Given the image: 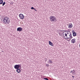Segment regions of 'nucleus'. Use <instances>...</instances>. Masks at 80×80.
Here are the masks:
<instances>
[{
	"instance_id": "5",
	"label": "nucleus",
	"mask_w": 80,
	"mask_h": 80,
	"mask_svg": "<svg viewBox=\"0 0 80 80\" xmlns=\"http://www.w3.org/2000/svg\"><path fill=\"white\" fill-rule=\"evenodd\" d=\"M23 28L21 27H19L17 28V31L18 32H21L22 31Z\"/></svg>"
},
{
	"instance_id": "1",
	"label": "nucleus",
	"mask_w": 80,
	"mask_h": 80,
	"mask_svg": "<svg viewBox=\"0 0 80 80\" xmlns=\"http://www.w3.org/2000/svg\"><path fill=\"white\" fill-rule=\"evenodd\" d=\"M3 22L5 24H9L10 23V20L7 19L6 18H4L3 20Z\"/></svg>"
},
{
	"instance_id": "2",
	"label": "nucleus",
	"mask_w": 80,
	"mask_h": 80,
	"mask_svg": "<svg viewBox=\"0 0 80 80\" xmlns=\"http://www.w3.org/2000/svg\"><path fill=\"white\" fill-rule=\"evenodd\" d=\"M50 20L51 22H54L56 21V17L54 16H51L50 17Z\"/></svg>"
},
{
	"instance_id": "9",
	"label": "nucleus",
	"mask_w": 80,
	"mask_h": 80,
	"mask_svg": "<svg viewBox=\"0 0 80 80\" xmlns=\"http://www.w3.org/2000/svg\"><path fill=\"white\" fill-rule=\"evenodd\" d=\"M76 42L75 41V39H73L71 40V42L72 43H75V42Z\"/></svg>"
},
{
	"instance_id": "27",
	"label": "nucleus",
	"mask_w": 80,
	"mask_h": 80,
	"mask_svg": "<svg viewBox=\"0 0 80 80\" xmlns=\"http://www.w3.org/2000/svg\"><path fill=\"white\" fill-rule=\"evenodd\" d=\"M72 77H73V78H74V76H72Z\"/></svg>"
},
{
	"instance_id": "6",
	"label": "nucleus",
	"mask_w": 80,
	"mask_h": 80,
	"mask_svg": "<svg viewBox=\"0 0 80 80\" xmlns=\"http://www.w3.org/2000/svg\"><path fill=\"white\" fill-rule=\"evenodd\" d=\"M69 37H68V38H66V39H68V38H73V37L72 36V33L70 32V33L69 34Z\"/></svg>"
},
{
	"instance_id": "29",
	"label": "nucleus",
	"mask_w": 80,
	"mask_h": 80,
	"mask_svg": "<svg viewBox=\"0 0 80 80\" xmlns=\"http://www.w3.org/2000/svg\"><path fill=\"white\" fill-rule=\"evenodd\" d=\"M71 39H72V38H70V39H69V40H71Z\"/></svg>"
},
{
	"instance_id": "28",
	"label": "nucleus",
	"mask_w": 80,
	"mask_h": 80,
	"mask_svg": "<svg viewBox=\"0 0 80 80\" xmlns=\"http://www.w3.org/2000/svg\"><path fill=\"white\" fill-rule=\"evenodd\" d=\"M68 41V42H69V41H70V40H67Z\"/></svg>"
},
{
	"instance_id": "16",
	"label": "nucleus",
	"mask_w": 80,
	"mask_h": 80,
	"mask_svg": "<svg viewBox=\"0 0 80 80\" xmlns=\"http://www.w3.org/2000/svg\"><path fill=\"white\" fill-rule=\"evenodd\" d=\"M67 33H67V35H68V36H69V35H70V31H68V32H67Z\"/></svg>"
},
{
	"instance_id": "20",
	"label": "nucleus",
	"mask_w": 80,
	"mask_h": 80,
	"mask_svg": "<svg viewBox=\"0 0 80 80\" xmlns=\"http://www.w3.org/2000/svg\"><path fill=\"white\" fill-rule=\"evenodd\" d=\"M43 79H44V80H49V79L47 78H44Z\"/></svg>"
},
{
	"instance_id": "26",
	"label": "nucleus",
	"mask_w": 80,
	"mask_h": 80,
	"mask_svg": "<svg viewBox=\"0 0 80 80\" xmlns=\"http://www.w3.org/2000/svg\"><path fill=\"white\" fill-rule=\"evenodd\" d=\"M63 37H65V35L64 34H63Z\"/></svg>"
},
{
	"instance_id": "23",
	"label": "nucleus",
	"mask_w": 80,
	"mask_h": 80,
	"mask_svg": "<svg viewBox=\"0 0 80 80\" xmlns=\"http://www.w3.org/2000/svg\"><path fill=\"white\" fill-rule=\"evenodd\" d=\"M4 18H7V19H8H8H9V18H8V17H5Z\"/></svg>"
},
{
	"instance_id": "8",
	"label": "nucleus",
	"mask_w": 80,
	"mask_h": 80,
	"mask_svg": "<svg viewBox=\"0 0 80 80\" xmlns=\"http://www.w3.org/2000/svg\"><path fill=\"white\" fill-rule=\"evenodd\" d=\"M70 73H72L73 75H75V70L74 69L72 71H71Z\"/></svg>"
},
{
	"instance_id": "13",
	"label": "nucleus",
	"mask_w": 80,
	"mask_h": 80,
	"mask_svg": "<svg viewBox=\"0 0 80 80\" xmlns=\"http://www.w3.org/2000/svg\"><path fill=\"white\" fill-rule=\"evenodd\" d=\"M72 35L73 37H75L77 36V33L75 32H74L72 33Z\"/></svg>"
},
{
	"instance_id": "17",
	"label": "nucleus",
	"mask_w": 80,
	"mask_h": 80,
	"mask_svg": "<svg viewBox=\"0 0 80 80\" xmlns=\"http://www.w3.org/2000/svg\"><path fill=\"white\" fill-rule=\"evenodd\" d=\"M67 33H68V32H66L65 33V36L67 37V38H68V37H67L68 35H67Z\"/></svg>"
},
{
	"instance_id": "11",
	"label": "nucleus",
	"mask_w": 80,
	"mask_h": 80,
	"mask_svg": "<svg viewBox=\"0 0 80 80\" xmlns=\"http://www.w3.org/2000/svg\"><path fill=\"white\" fill-rule=\"evenodd\" d=\"M16 72L18 73H20V72H21V70L19 68L16 69Z\"/></svg>"
},
{
	"instance_id": "14",
	"label": "nucleus",
	"mask_w": 80,
	"mask_h": 80,
	"mask_svg": "<svg viewBox=\"0 0 80 80\" xmlns=\"http://www.w3.org/2000/svg\"><path fill=\"white\" fill-rule=\"evenodd\" d=\"M3 2V0H0V5H2Z\"/></svg>"
},
{
	"instance_id": "10",
	"label": "nucleus",
	"mask_w": 80,
	"mask_h": 80,
	"mask_svg": "<svg viewBox=\"0 0 80 80\" xmlns=\"http://www.w3.org/2000/svg\"><path fill=\"white\" fill-rule=\"evenodd\" d=\"M48 63L49 64H51V63H53V61L52 60L49 59V61H48Z\"/></svg>"
},
{
	"instance_id": "24",
	"label": "nucleus",
	"mask_w": 80,
	"mask_h": 80,
	"mask_svg": "<svg viewBox=\"0 0 80 80\" xmlns=\"http://www.w3.org/2000/svg\"><path fill=\"white\" fill-rule=\"evenodd\" d=\"M74 32H75V30H73L72 31V33H74Z\"/></svg>"
},
{
	"instance_id": "15",
	"label": "nucleus",
	"mask_w": 80,
	"mask_h": 80,
	"mask_svg": "<svg viewBox=\"0 0 80 80\" xmlns=\"http://www.w3.org/2000/svg\"><path fill=\"white\" fill-rule=\"evenodd\" d=\"M61 32H62L63 33L62 34H63L64 33H65V32H68L67 31H65V30H61Z\"/></svg>"
},
{
	"instance_id": "25",
	"label": "nucleus",
	"mask_w": 80,
	"mask_h": 80,
	"mask_svg": "<svg viewBox=\"0 0 80 80\" xmlns=\"http://www.w3.org/2000/svg\"><path fill=\"white\" fill-rule=\"evenodd\" d=\"M34 10H35V11H37V10H36V9H35V8H34Z\"/></svg>"
},
{
	"instance_id": "3",
	"label": "nucleus",
	"mask_w": 80,
	"mask_h": 80,
	"mask_svg": "<svg viewBox=\"0 0 80 80\" xmlns=\"http://www.w3.org/2000/svg\"><path fill=\"white\" fill-rule=\"evenodd\" d=\"M20 67V68H21V65L20 64H18V65L17 64L15 65L14 66V68H15V69H17H17H18V68H19Z\"/></svg>"
},
{
	"instance_id": "21",
	"label": "nucleus",
	"mask_w": 80,
	"mask_h": 80,
	"mask_svg": "<svg viewBox=\"0 0 80 80\" xmlns=\"http://www.w3.org/2000/svg\"><path fill=\"white\" fill-rule=\"evenodd\" d=\"M46 67H49V65L48 64H46Z\"/></svg>"
},
{
	"instance_id": "4",
	"label": "nucleus",
	"mask_w": 80,
	"mask_h": 80,
	"mask_svg": "<svg viewBox=\"0 0 80 80\" xmlns=\"http://www.w3.org/2000/svg\"><path fill=\"white\" fill-rule=\"evenodd\" d=\"M19 17L20 19H23L24 18V15L22 14H19Z\"/></svg>"
},
{
	"instance_id": "18",
	"label": "nucleus",
	"mask_w": 80,
	"mask_h": 80,
	"mask_svg": "<svg viewBox=\"0 0 80 80\" xmlns=\"http://www.w3.org/2000/svg\"><path fill=\"white\" fill-rule=\"evenodd\" d=\"M5 3H6L5 2H4L2 3V6H4V5H5Z\"/></svg>"
},
{
	"instance_id": "7",
	"label": "nucleus",
	"mask_w": 80,
	"mask_h": 80,
	"mask_svg": "<svg viewBox=\"0 0 80 80\" xmlns=\"http://www.w3.org/2000/svg\"><path fill=\"white\" fill-rule=\"evenodd\" d=\"M68 27L69 28H72V27H73V25H72V24H69L68 25Z\"/></svg>"
},
{
	"instance_id": "19",
	"label": "nucleus",
	"mask_w": 80,
	"mask_h": 80,
	"mask_svg": "<svg viewBox=\"0 0 80 80\" xmlns=\"http://www.w3.org/2000/svg\"><path fill=\"white\" fill-rule=\"evenodd\" d=\"M31 9L32 10H34V9H35V8H33V7H32L31 8Z\"/></svg>"
},
{
	"instance_id": "22",
	"label": "nucleus",
	"mask_w": 80,
	"mask_h": 80,
	"mask_svg": "<svg viewBox=\"0 0 80 80\" xmlns=\"http://www.w3.org/2000/svg\"><path fill=\"white\" fill-rule=\"evenodd\" d=\"M10 3L11 5H13V2H11Z\"/></svg>"
},
{
	"instance_id": "12",
	"label": "nucleus",
	"mask_w": 80,
	"mask_h": 80,
	"mask_svg": "<svg viewBox=\"0 0 80 80\" xmlns=\"http://www.w3.org/2000/svg\"><path fill=\"white\" fill-rule=\"evenodd\" d=\"M49 44L50 45H51V46H53V44L50 41H49Z\"/></svg>"
}]
</instances>
